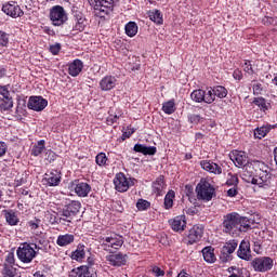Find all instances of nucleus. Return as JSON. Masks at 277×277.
I'll return each mask as SVG.
<instances>
[{
	"instance_id": "obj_1",
	"label": "nucleus",
	"mask_w": 277,
	"mask_h": 277,
	"mask_svg": "<svg viewBox=\"0 0 277 277\" xmlns=\"http://www.w3.org/2000/svg\"><path fill=\"white\" fill-rule=\"evenodd\" d=\"M79 211H81V201L67 199L61 210L64 219H56V222L63 226H70L72 220L79 215Z\"/></svg>"
},
{
	"instance_id": "obj_2",
	"label": "nucleus",
	"mask_w": 277,
	"mask_h": 277,
	"mask_svg": "<svg viewBox=\"0 0 277 277\" xmlns=\"http://www.w3.org/2000/svg\"><path fill=\"white\" fill-rule=\"evenodd\" d=\"M255 180L253 185H258L262 189H269L272 187V172L269 171V166L265 164L263 161H255Z\"/></svg>"
},
{
	"instance_id": "obj_3",
	"label": "nucleus",
	"mask_w": 277,
	"mask_h": 277,
	"mask_svg": "<svg viewBox=\"0 0 277 277\" xmlns=\"http://www.w3.org/2000/svg\"><path fill=\"white\" fill-rule=\"evenodd\" d=\"M101 248L109 254H114L115 251L120 250L124 246V236L111 232L107 236L100 237Z\"/></svg>"
},
{
	"instance_id": "obj_4",
	"label": "nucleus",
	"mask_w": 277,
	"mask_h": 277,
	"mask_svg": "<svg viewBox=\"0 0 277 277\" xmlns=\"http://www.w3.org/2000/svg\"><path fill=\"white\" fill-rule=\"evenodd\" d=\"M40 247L32 242H23L16 250L17 259L21 263L29 264L38 256Z\"/></svg>"
},
{
	"instance_id": "obj_5",
	"label": "nucleus",
	"mask_w": 277,
	"mask_h": 277,
	"mask_svg": "<svg viewBox=\"0 0 277 277\" xmlns=\"http://www.w3.org/2000/svg\"><path fill=\"white\" fill-rule=\"evenodd\" d=\"M222 232L230 237L239 236V213L229 212L223 215V222L221 224Z\"/></svg>"
},
{
	"instance_id": "obj_6",
	"label": "nucleus",
	"mask_w": 277,
	"mask_h": 277,
	"mask_svg": "<svg viewBox=\"0 0 277 277\" xmlns=\"http://www.w3.org/2000/svg\"><path fill=\"white\" fill-rule=\"evenodd\" d=\"M197 200L201 202H211L215 198V186L209 183V181L201 179L196 186Z\"/></svg>"
},
{
	"instance_id": "obj_7",
	"label": "nucleus",
	"mask_w": 277,
	"mask_h": 277,
	"mask_svg": "<svg viewBox=\"0 0 277 277\" xmlns=\"http://www.w3.org/2000/svg\"><path fill=\"white\" fill-rule=\"evenodd\" d=\"M251 267L254 272L265 274L274 268V259L269 256H258L251 260Z\"/></svg>"
},
{
	"instance_id": "obj_8",
	"label": "nucleus",
	"mask_w": 277,
	"mask_h": 277,
	"mask_svg": "<svg viewBox=\"0 0 277 277\" xmlns=\"http://www.w3.org/2000/svg\"><path fill=\"white\" fill-rule=\"evenodd\" d=\"M135 177L127 179V175H124L123 172H119L115 175L114 179L115 189L120 194H124V192H129L130 187L135 185Z\"/></svg>"
},
{
	"instance_id": "obj_9",
	"label": "nucleus",
	"mask_w": 277,
	"mask_h": 277,
	"mask_svg": "<svg viewBox=\"0 0 277 277\" xmlns=\"http://www.w3.org/2000/svg\"><path fill=\"white\" fill-rule=\"evenodd\" d=\"M50 21L54 27H62L66 21H68V15L66 10L62 5H54L50 9Z\"/></svg>"
},
{
	"instance_id": "obj_10",
	"label": "nucleus",
	"mask_w": 277,
	"mask_h": 277,
	"mask_svg": "<svg viewBox=\"0 0 277 277\" xmlns=\"http://www.w3.org/2000/svg\"><path fill=\"white\" fill-rule=\"evenodd\" d=\"M237 246H239V241L236 239L225 242L220 251V261L222 263H228L233 261V253L237 250Z\"/></svg>"
},
{
	"instance_id": "obj_11",
	"label": "nucleus",
	"mask_w": 277,
	"mask_h": 277,
	"mask_svg": "<svg viewBox=\"0 0 277 277\" xmlns=\"http://www.w3.org/2000/svg\"><path fill=\"white\" fill-rule=\"evenodd\" d=\"M256 161L259 160H253L250 163L246 164L242 167V173H241V179L245 181V183H251V185H254V181L256 179Z\"/></svg>"
},
{
	"instance_id": "obj_12",
	"label": "nucleus",
	"mask_w": 277,
	"mask_h": 277,
	"mask_svg": "<svg viewBox=\"0 0 277 277\" xmlns=\"http://www.w3.org/2000/svg\"><path fill=\"white\" fill-rule=\"evenodd\" d=\"M91 8L95 10V14H109V10L114 8V0H88Z\"/></svg>"
},
{
	"instance_id": "obj_13",
	"label": "nucleus",
	"mask_w": 277,
	"mask_h": 277,
	"mask_svg": "<svg viewBox=\"0 0 277 277\" xmlns=\"http://www.w3.org/2000/svg\"><path fill=\"white\" fill-rule=\"evenodd\" d=\"M43 182L48 187H57L62 183V172L57 169L48 171L43 176Z\"/></svg>"
},
{
	"instance_id": "obj_14",
	"label": "nucleus",
	"mask_w": 277,
	"mask_h": 277,
	"mask_svg": "<svg viewBox=\"0 0 277 277\" xmlns=\"http://www.w3.org/2000/svg\"><path fill=\"white\" fill-rule=\"evenodd\" d=\"M2 12L6 14V16H11V18H21L24 16L25 12L21 9L16 1L8 2L2 5Z\"/></svg>"
},
{
	"instance_id": "obj_15",
	"label": "nucleus",
	"mask_w": 277,
	"mask_h": 277,
	"mask_svg": "<svg viewBox=\"0 0 277 277\" xmlns=\"http://www.w3.org/2000/svg\"><path fill=\"white\" fill-rule=\"evenodd\" d=\"M48 105L49 101L42 96H30L27 103L28 109H31L32 111H43Z\"/></svg>"
},
{
	"instance_id": "obj_16",
	"label": "nucleus",
	"mask_w": 277,
	"mask_h": 277,
	"mask_svg": "<svg viewBox=\"0 0 277 277\" xmlns=\"http://www.w3.org/2000/svg\"><path fill=\"white\" fill-rule=\"evenodd\" d=\"M202 235H205V226L202 225H194L188 232V243L189 246H194V243H198L200 239H202Z\"/></svg>"
},
{
	"instance_id": "obj_17",
	"label": "nucleus",
	"mask_w": 277,
	"mask_h": 277,
	"mask_svg": "<svg viewBox=\"0 0 277 277\" xmlns=\"http://www.w3.org/2000/svg\"><path fill=\"white\" fill-rule=\"evenodd\" d=\"M71 187L78 198H88V195L92 192V186L85 182L76 181L72 183Z\"/></svg>"
},
{
	"instance_id": "obj_18",
	"label": "nucleus",
	"mask_w": 277,
	"mask_h": 277,
	"mask_svg": "<svg viewBox=\"0 0 277 277\" xmlns=\"http://www.w3.org/2000/svg\"><path fill=\"white\" fill-rule=\"evenodd\" d=\"M74 27L72 31H84L85 27H88V18L80 11H74Z\"/></svg>"
},
{
	"instance_id": "obj_19",
	"label": "nucleus",
	"mask_w": 277,
	"mask_h": 277,
	"mask_svg": "<svg viewBox=\"0 0 277 277\" xmlns=\"http://www.w3.org/2000/svg\"><path fill=\"white\" fill-rule=\"evenodd\" d=\"M230 159L236 168H246V166L250 163L248 162V155L246 154V151L234 150Z\"/></svg>"
},
{
	"instance_id": "obj_20",
	"label": "nucleus",
	"mask_w": 277,
	"mask_h": 277,
	"mask_svg": "<svg viewBox=\"0 0 277 277\" xmlns=\"http://www.w3.org/2000/svg\"><path fill=\"white\" fill-rule=\"evenodd\" d=\"M106 261L108 262V265H111L113 267H122L123 265H127V254H123L122 252L110 254L106 256Z\"/></svg>"
},
{
	"instance_id": "obj_21",
	"label": "nucleus",
	"mask_w": 277,
	"mask_h": 277,
	"mask_svg": "<svg viewBox=\"0 0 277 277\" xmlns=\"http://www.w3.org/2000/svg\"><path fill=\"white\" fill-rule=\"evenodd\" d=\"M237 256L242 261H252V250L250 249V241L242 240L239 245Z\"/></svg>"
},
{
	"instance_id": "obj_22",
	"label": "nucleus",
	"mask_w": 277,
	"mask_h": 277,
	"mask_svg": "<svg viewBox=\"0 0 277 277\" xmlns=\"http://www.w3.org/2000/svg\"><path fill=\"white\" fill-rule=\"evenodd\" d=\"M200 167L202 168V170H205L206 172H209L210 174H215V175L222 174V167L213 162V160H201Z\"/></svg>"
},
{
	"instance_id": "obj_23",
	"label": "nucleus",
	"mask_w": 277,
	"mask_h": 277,
	"mask_svg": "<svg viewBox=\"0 0 277 277\" xmlns=\"http://www.w3.org/2000/svg\"><path fill=\"white\" fill-rule=\"evenodd\" d=\"M170 226L175 233H183V230H185L187 227V220L185 219V214L175 216L171 221Z\"/></svg>"
},
{
	"instance_id": "obj_24",
	"label": "nucleus",
	"mask_w": 277,
	"mask_h": 277,
	"mask_svg": "<svg viewBox=\"0 0 277 277\" xmlns=\"http://www.w3.org/2000/svg\"><path fill=\"white\" fill-rule=\"evenodd\" d=\"M81 70H83V62L79 58L74 60L68 65V75L70 77H79L81 75Z\"/></svg>"
},
{
	"instance_id": "obj_25",
	"label": "nucleus",
	"mask_w": 277,
	"mask_h": 277,
	"mask_svg": "<svg viewBox=\"0 0 277 277\" xmlns=\"http://www.w3.org/2000/svg\"><path fill=\"white\" fill-rule=\"evenodd\" d=\"M151 187L156 196H163V188L168 187V184H166V176L159 175L156 181L153 182Z\"/></svg>"
},
{
	"instance_id": "obj_26",
	"label": "nucleus",
	"mask_w": 277,
	"mask_h": 277,
	"mask_svg": "<svg viewBox=\"0 0 277 277\" xmlns=\"http://www.w3.org/2000/svg\"><path fill=\"white\" fill-rule=\"evenodd\" d=\"M116 77L106 76L100 81V88L103 92H109V90H114L116 88Z\"/></svg>"
},
{
	"instance_id": "obj_27",
	"label": "nucleus",
	"mask_w": 277,
	"mask_h": 277,
	"mask_svg": "<svg viewBox=\"0 0 277 277\" xmlns=\"http://www.w3.org/2000/svg\"><path fill=\"white\" fill-rule=\"evenodd\" d=\"M251 228L252 220L247 216H241V214L238 213V235H241V233H248Z\"/></svg>"
},
{
	"instance_id": "obj_28",
	"label": "nucleus",
	"mask_w": 277,
	"mask_h": 277,
	"mask_svg": "<svg viewBox=\"0 0 277 277\" xmlns=\"http://www.w3.org/2000/svg\"><path fill=\"white\" fill-rule=\"evenodd\" d=\"M253 105L259 107L262 114H267L272 109V104L265 100L263 96L254 97L252 101Z\"/></svg>"
},
{
	"instance_id": "obj_29",
	"label": "nucleus",
	"mask_w": 277,
	"mask_h": 277,
	"mask_svg": "<svg viewBox=\"0 0 277 277\" xmlns=\"http://www.w3.org/2000/svg\"><path fill=\"white\" fill-rule=\"evenodd\" d=\"M6 224L9 226H18V222H21V219H18V214L14 210H3L2 211Z\"/></svg>"
},
{
	"instance_id": "obj_30",
	"label": "nucleus",
	"mask_w": 277,
	"mask_h": 277,
	"mask_svg": "<svg viewBox=\"0 0 277 277\" xmlns=\"http://www.w3.org/2000/svg\"><path fill=\"white\" fill-rule=\"evenodd\" d=\"M134 153H141L142 155H157V147L155 146H146L144 144H135L133 147Z\"/></svg>"
},
{
	"instance_id": "obj_31",
	"label": "nucleus",
	"mask_w": 277,
	"mask_h": 277,
	"mask_svg": "<svg viewBox=\"0 0 277 277\" xmlns=\"http://www.w3.org/2000/svg\"><path fill=\"white\" fill-rule=\"evenodd\" d=\"M71 243H75V235L72 234L58 235L56 239V245L60 248H66V246H70Z\"/></svg>"
},
{
	"instance_id": "obj_32",
	"label": "nucleus",
	"mask_w": 277,
	"mask_h": 277,
	"mask_svg": "<svg viewBox=\"0 0 277 277\" xmlns=\"http://www.w3.org/2000/svg\"><path fill=\"white\" fill-rule=\"evenodd\" d=\"M272 129H276V126H272V124L262 126L254 130L253 135L256 140H263V137H265L267 135V133H269V131H272Z\"/></svg>"
},
{
	"instance_id": "obj_33",
	"label": "nucleus",
	"mask_w": 277,
	"mask_h": 277,
	"mask_svg": "<svg viewBox=\"0 0 277 277\" xmlns=\"http://www.w3.org/2000/svg\"><path fill=\"white\" fill-rule=\"evenodd\" d=\"M122 118V110L118 113H114V110L108 111V117L106 118V124L108 127H114V124H118V121Z\"/></svg>"
},
{
	"instance_id": "obj_34",
	"label": "nucleus",
	"mask_w": 277,
	"mask_h": 277,
	"mask_svg": "<svg viewBox=\"0 0 277 277\" xmlns=\"http://www.w3.org/2000/svg\"><path fill=\"white\" fill-rule=\"evenodd\" d=\"M174 198H176V193L174 190L170 189L166 196H164V201H163V208L167 211H170L172 207H174Z\"/></svg>"
},
{
	"instance_id": "obj_35",
	"label": "nucleus",
	"mask_w": 277,
	"mask_h": 277,
	"mask_svg": "<svg viewBox=\"0 0 277 277\" xmlns=\"http://www.w3.org/2000/svg\"><path fill=\"white\" fill-rule=\"evenodd\" d=\"M203 261L206 263H215V250L212 247H206L202 249Z\"/></svg>"
},
{
	"instance_id": "obj_36",
	"label": "nucleus",
	"mask_w": 277,
	"mask_h": 277,
	"mask_svg": "<svg viewBox=\"0 0 277 277\" xmlns=\"http://www.w3.org/2000/svg\"><path fill=\"white\" fill-rule=\"evenodd\" d=\"M72 261H83L85 259V245L79 243L77 249L71 253Z\"/></svg>"
},
{
	"instance_id": "obj_37",
	"label": "nucleus",
	"mask_w": 277,
	"mask_h": 277,
	"mask_svg": "<svg viewBox=\"0 0 277 277\" xmlns=\"http://www.w3.org/2000/svg\"><path fill=\"white\" fill-rule=\"evenodd\" d=\"M12 107H14V100L12 98V95L0 98L1 111H10V109H12Z\"/></svg>"
},
{
	"instance_id": "obj_38",
	"label": "nucleus",
	"mask_w": 277,
	"mask_h": 277,
	"mask_svg": "<svg viewBox=\"0 0 277 277\" xmlns=\"http://www.w3.org/2000/svg\"><path fill=\"white\" fill-rule=\"evenodd\" d=\"M10 47V34L0 30V55H3V52Z\"/></svg>"
},
{
	"instance_id": "obj_39",
	"label": "nucleus",
	"mask_w": 277,
	"mask_h": 277,
	"mask_svg": "<svg viewBox=\"0 0 277 277\" xmlns=\"http://www.w3.org/2000/svg\"><path fill=\"white\" fill-rule=\"evenodd\" d=\"M18 275L16 267L2 265L0 277H16Z\"/></svg>"
},
{
	"instance_id": "obj_40",
	"label": "nucleus",
	"mask_w": 277,
	"mask_h": 277,
	"mask_svg": "<svg viewBox=\"0 0 277 277\" xmlns=\"http://www.w3.org/2000/svg\"><path fill=\"white\" fill-rule=\"evenodd\" d=\"M162 111L167 114V116H172L174 111H176V102L174 100H169L162 104Z\"/></svg>"
},
{
	"instance_id": "obj_41",
	"label": "nucleus",
	"mask_w": 277,
	"mask_h": 277,
	"mask_svg": "<svg viewBox=\"0 0 277 277\" xmlns=\"http://www.w3.org/2000/svg\"><path fill=\"white\" fill-rule=\"evenodd\" d=\"M45 144H47V142L44 140L38 141L37 144H35L32 146L31 151H30L32 157H39V155H42Z\"/></svg>"
},
{
	"instance_id": "obj_42",
	"label": "nucleus",
	"mask_w": 277,
	"mask_h": 277,
	"mask_svg": "<svg viewBox=\"0 0 277 277\" xmlns=\"http://www.w3.org/2000/svg\"><path fill=\"white\" fill-rule=\"evenodd\" d=\"M126 35L129 36V38H133L135 36H137V23L135 22H129L128 24H126Z\"/></svg>"
},
{
	"instance_id": "obj_43",
	"label": "nucleus",
	"mask_w": 277,
	"mask_h": 277,
	"mask_svg": "<svg viewBox=\"0 0 277 277\" xmlns=\"http://www.w3.org/2000/svg\"><path fill=\"white\" fill-rule=\"evenodd\" d=\"M149 18L153 21V23H156V25H163V14L161 13L160 10H153L149 13Z\"/></svg>"
},
{
	"instance_id": "obj_44",
	"label": "nucleus",
	"mask_w": 277,
	"mask_h": 277,
	"mask_svg": "<svg viewBox=\"0 0 277 277\" xmlns=\"http://www.w3.org/2000/svg\"><path fill=\"white\" fill-rule=\"evenodd\" d=\"M190 98L195 103H205V90L198 89L190 93Z\"/></svg>"
},
{
	"instance_id": "obj_45",
	"label": "nucleus",
	"mask_w": 277,
	"mask_h": 277,
	"mask_svg": "<svg viewBox=\"0 0 277 277\" xmlns=\"http://www.w3.org/2000/svg\"><path fill=\"white\" fill-rule=\"evenodd\" d=\"M212 90L216 98H226V96H228V90L222 85H216Z\"/></svg>"
},
{
	"instance_id": "obj_46",
	"label": "nucleus",
	"mask_w": 277,
	"mask_h": 277,
	"mask_svg": "<svg viewBox=\"0 0 277 277\" xmlns=\"http://www.w3.org/2000/svg\"><path fill=\"white\" fill-rule=\"evenodd\" d=\"M82 277H98V273H96L94 266H83Z\"/></svg>"
},
{
	"instance_id": "obj_47",
	"label": "nucleus",
	"mask_w": 277,
	"mask_h": 277,
	"mask_svg": "<svg viewBox=\"0 0 277 277\" xmlns=\"http://www.w3.org/2000/svg\"><path fill=\"white\" fill-rule=\"evenodd\" d=\"M40 224H42V220L38 219V217H34L32 220L28 221L26 223V226L28 228H30V230H32L34 233H36V230H38V228H40Z\"/></svg>"
},
{
	"instance_id": "obj_48",
	"label": "nucleus",
	"mask_w": 277,
	"mask_h": 277,
	"mask_svg": "<svg viewBox=\"0 0 277 277\" xmlns=\"http://www.w3.org/2000/svg\"><path fill=\"white\" fill-rule=\"evenodd\" d=\"M215 101V94L213 92V88H210V90L203 91V103H207V105H211Z\"/></svg>"
},
{
	"instance_id": "obj_49",
	"label": "nucleus",
	"mask_w": 277,
	"mask_h": 277,
	"mask_svg": "<svg viewBox=\"0 0 277 277\" xmlns=\"http://www.w3.org/2000/svg\"><path fill=\"white\" fill-rule=\"evenodd\" d=\"M136 209L137 211H148V209H150V201L140 198L136 201Z\"/></svg>"
},
{
	"instance_id": "obj_50",
	"label": "nucleus",
	"mask_w": 277,
	"mask_h": 277,
	"mask_svg": "<svg viewBox=\"0 0 277 277\" xmlns=\"http://www.w3.org/2000/svg\"><path fill=\"white\" fill-rule=\"evenodd\" d=\"M228 179L226 181V185L228 187H237L239 185V176L237 174L228 173Z\"/></svg>"
},
{
	"instance_id": "obj_51",
	"label": "nucleus",
	"mask_w": 277,
	"mask_h": 277,
	"mask_svg": "<svg viewBox=\"0 0 277 277\" xmlns=\"http://www.w3.org/2000/svg\"><path fill=\"white\" fill-rule=\"evenodd\" d=\"M107 161L108 158L105 153H100L95 157V163H97L101 168H103V166H107Z\"/></svg>"
},
{
	"instance_id": "obj_52",
	"label": "nucleus",
	"mask_w": 277,
	"mask_h": 277,
	"mask_svg": "<svg viewBox=\"0 0 277 277\" xmlns=\"http://www.w3.org/2000/svg\"><path fill=\"white\" fill-rule=\"evenodd\" d=\"M243 72H247V75H254V68L252 67V61L245 60L242 64Z\"/></svg>"
},
{
	"instance_id": "obj_53",
	"label": "nucleus",
	"mask_w": 277,
	"mask_h": 277,
	"mask_svg": "<svg viewBox=\"0 0 277 277\" xmlns=\"http://www.w3.org/2000/svg\"><path fill=\"white\" fill-rule=\"evenodd\" d=\"M68 277H83V266H78L76 268H72L68 273Z\"/></svg>"
},
{
	"instance_id": "obj_54",
	"label": "nucleus",
	"mask_w": 277,
	"mask_h": 277,
	"mask_svg": "<svg viewBox=\"0 0 277 277\" xmlns=\"http://www.w3.org/2000/svg\"><path fill=\"white\" fill-rule=\"evenodd\" d=\"M262 23L266 26L269 27L271 25H273V27H277V18H274L272 16H264L262 18Z\"/></svg>"
},
{
	"instance_id": "obj_55",
	"label": "nucleus",
	"mask_w": 277,
	"mask_h": 277,
	"mask_svg": "<svg viewBox=\"0 0 277 277\" xmlns=\"http://www.w3.org/2000/svg\"><path fill=\"white\" fill-rule=\"evenodd\" d=\"M187 118L190 124H200V122L203 120L200 115H196V114H190L187 116Z\"/></svg>"
},
{
	"instance_id": "obj_56",
	"label": "nucleus",
	"mask_w": 277,
	"mask_h": 277,
	"mask_svg": "<svg viewBox=\"0 0 277 277\" xmlns=\"http://www.w3.org/2000/svg\"><path fill=\"white\" fill-rule=\"evenodd\" d=\"M16 263V259L14 258V254L12 252L8 253L5 256L3 265H6L9 267H14V264Z\"/></svg>"
},
{
	"instance_id": "obj_57",
	"label": "nucleus",
	"mask_w": 277,
	"mask_h": 277,
	"mask_svg": "<svg viewBox=\"0 0 277 277\" xmlns=\"http://www.w3.org/2000/svg\"><path fill=\"white\" fill-rule=\"evenodd\" d=\"M62 217V220H66L64 217V215H62V212L60 211L58 213L56 214H52L51 217H50V222L51 224H60L61 226H64V223H57V220H60Z\"/></svg>"
},
{
	"instance_id": "obj_58",
	"label": "nucleus",
	"mask_w": 277,
	"mask_h": 277,
	"mask_svg": "<svg viewBox=\"0 0 277 277\" xmlns=\"http://www.w3.org/2000/svg\"><path fill=\"white\" fill-rule=\"evenodd\" d=\"M0 96H2V98L6 96H12L10 94V84L0 85Z\"/></svg>"
},
{
	"instance_id": "obj_59",
	"label": "nucleus",
	"mask_w": 277,
	"mask_h": 277,
	"mask_svg": "<svg viewBox=\"0 0 277 277\" xmlns=\"http://www.w3.org/2000/svg\"><path fill=\"white\" fill-rule=\"evenodd\" d=\"M254 96H259V94H263V84L256 82L252 85Z\"/></svg>"
},
{
	"instance_id": "obj_60",
	"label": "nucleus",
	"mask_w": 277,
	"mask_h": 277,
	"mask_svg": "<svg viewBox=\"0 0 277 277\" xmlns=\"http://www.w3.org/2000/svg\"><path fill=\"white\" fill-rule=\"evenodd\" d=\"M60 51H62V44L60 43H55L50 47V52L52 53V55H58Z\"/></svg>"
},
{
	"instance_id": "obj_61",
	"label": "nucleus",
	"mask_w": 277,
	"mask_h": 277,
	"mask_svg": "<svg viewBox=\"0 0 277 277\" xmlns=\"http://www.w3.org/2000/svg\"><path fill=\"white\" fill-rule=\"evenodd\" d=\"M151 272L156 277L166 276V272L159 266H153Z\"/></svg>"
},
{
	"instance_id": "obj_62",
	"label": "nucleus",
	"mask_w": 277,
	"mask_h": 277,
	"mask_svg": "<svg viewBox=\"0 0 277 277\" xmlns=\"http://www.w3.org/2000/svg\"><path fill=\"white\" fill-rule=\"evenodd\" d=\"M25 183H27V177H24V176H22V177H16V179L14 180V186H15V187H21V185H25Z\"/></svg>"
},
{
	"instance_id": "obj_63",
	"label": "nucleus",
	"mask_w": 277,
	"mask_h": 277,
	"mask_svg": "<svg viewBox=\"0 0 277 277\" xmlns=\"http://www.w3.org/2000/svg\"><path fill=\"white\" fill-rule=\"evenodd\" d=\"M233 77L236 79V81H241V79H243V72L240 69H235Z\"/></svg>"
},
{
	"instance_id": "obj_64",
	"label": "nucleus",
	"mask_w": 277,
	"mask_h": 277,
	"mask_svg": "<svg viewBox=\"0 0 277 277\" xmlns=\"http://www.w3.org/2000/svg\"><path fill=\"white\" fill-rule=\"evenodd\" d=\"M237 194H239V192L237 190V186H234L227 190V196L229 198H235V196H237Z\"/></svg>"
}]
</instances>
